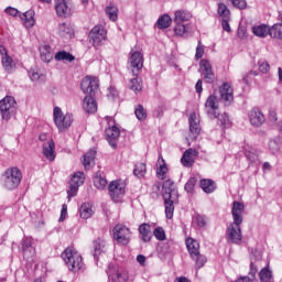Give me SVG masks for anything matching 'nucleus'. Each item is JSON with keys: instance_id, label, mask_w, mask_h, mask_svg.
Masks as SVG:
<instances>
[{"instance_id": "c03bdc74", "label": "nucleus", "mask_w": 282, "mask_h": 282, "mask_svg": "<svg viewBox=\"0 0 282 282\" xmlns=\"http://www.w3.org/2000/svg\"><path fill=\"white\" fill-rule=\"evenodd\" d=\"M74 59V55L66 51H59L55 54V61H66L67 63H72Z\"/></svg>"}, {"instance_id": "6e6552de", "label": "nucleus", "mask_w": 282, "mask_h": 282, "mask_svg": "<svg viewBox=\"0 0 282 282\" xmlns=\"http://www.w3.org/2000/svg\"><path fill=\"white\" fill-rule=\"evenodd\" d=\"M108 128L106 129V140L112 149H118V139L120 138V129L116 127L113 117H106Z\"/></svg>"}, {"instance_id": "a211bd4d", "label": "nucleus", "mask_w": 282, "mask_h": 282, "mask_svg": "<svg viewBox=\"0 0 282 282\" xmlns=\"http://www.w3.org/2000/svg\"><path fill=\"white\" fill-rule=\"evenodd\" d=\"M219 94H220V101L224 102L226 107H228V105H230L232 100H235L232 87L228 83H224L219 87Z\"/></svg>"}, {"instance_id": "13d9d810", "label": "nucleus", "mask_w": 282, "mask_h": 282, "mask_svg": "<svg viewBox=\"0 0 282 282\" xmlns=\"http://www.w3.org/2000/svg\"><path fill=\"white\" fill-rule=\"evenodd\" d=\"M258 67L262 74H268L270 72V64L265 59H260L258 62Z\"/></svg>"}, {"instance_id": "412c9836", "label": "nucleus", "mask_w": 282, "mask_h": 282, "mask_svg": "<svg viewBox=\"0 0 282 282\" xmlns=\"http://www.w3.org/2000/svg\"><path fill=\"white\" fill-rule=\"evenodd\" d=\"M80 87L84 94H90L91 96V94H94L96 89H98V78L86 76L85 78H83Z\"/></svg>"}, {"instance_id": "a18cd8bd", "label": "nucleus", "mask_w": 282, "mask_h": 282, "mask_svg": "<svg viewBox=\"0 0 282 282\" xmlns=\"http://www.w3.org/2000/svg\"><path fill=\"white\" fill-rule=\"evenodd\" d=\"M134 116L140 122H144L147 120V109H144V106L138 105L134 109Z\"/></svg>"}, {"instance_id": "72a5a7b5", "label": "nucleus", "mask_w": 282, "mask_h": 282, "mask_svg": "<svg viewBox=\"0 0 282 282\" xmlns=\"http://www.w3.org/2000/svg\"><path fill=\"white\" fill-rule=\"evenodd\" d=\"M268 147H269L270 153H273V155L279 153V151H281V147H282L281 137H275L273 139H270Z\"/></svg>"}, {"instance_id": "cd10ccee", "label": "nucleus", "mask_w": 282, "mask_h": 282, "mask_svg": "<svg viewBox=\"0 0 282 282\" xmlns=\"http://www.w3.org/2000/svg\"><path fill=\"white\" fill-rule=\"evenodd\" d=\"M174 14V23H188L193 19V14L187 10H177Z\"/></svg>"}, {"instance_id": "2f4dec72", "label": "nucleus", "mask_w": 282, "mask_h": 282, "mask_svg": "<svg viewBox=\"0 0 282 282\" xmlns=\"http://www.w3.org/2000/svg\"><path fill=\"white\" fill-rule=\"evenodd\" d=\"M79 217L82 219H90V217H94V206L89 203L82 204L79 208Z\"/></svg>"}, {"instance_id": "58836bf2", "label": "nucleus", "mask_w": 282, "mask_h": 282, "mask_svg": "<svg viewBox=\"0 0 282 282\" xmlns=\"http://www.w3.org/2000/svg\"><path fill=\"white\" fill-rule=\"evenodd\" d=\"M200 188L207 194L215 193V182L213 180L204 178L200 181Z\"/></svg>"}, {"instance_id": "338daca9", "label": "nucleus", "mask_w": 282, "mask_h": 282, "mask_svg": "<svg viewBox=\"0 0 282 282\" xmlns=\"http://www.w3.org/2000/svg\"><path fill=\"white\" fill-rule=\"evenodd\" d=\"M108 98H111V100H115V98H118V89L110 87L108 89Z\"/></svg>"}, {"instance_id": "aec40b11", "label": "nucleus", "mask_w": 282, "mask_h": 282, "mask_svg": "<svg viewBox=\"0 0 282 282\" xmlns=\"http://www.w3.org/2000/svg\"><path fill=\"white\" fill-rule=\"evenodd\" d=\"M243 210H246V205H243V203L237 200L232 203V224H243Z\"/></svg>"}, {"instance_id": "4be33fe9", "label": "nucleus", "mask_w": 282, "mask_h": 282, "mask_svg": "<svg viewBox=\"0 0 282 282\" xmlns=\"http://www.w3.org/2000/svg\"><path fill=\"white\" fill-rule=\"evenodd\" d=\"M197 155H199V152H197V150H186L181 159V164H183V166H187V169L193 166V164H195V158H197Z\"/></svg>"}, {"instance_id": "c85d7f7f", "label": "nucleus", "mask_w": 282, "mask_h": 282, "mask_svg": "<svg viewBox=\"0 0 282 282\" xmlns=\"http://www.w3.org/2000/svg\"><path fill=\"white\" fill-rule=\"evenodd\" d=\"M20 19L23 22V25L25 28H34V23H36V20H34V11L29 10L22 14H20Z\"/></svg>"}, {"instance_id": "a878e982", "label": "nucleus", "mask_w": 282, "mask_h": 282, "mask_svg": "<svg viewBox=\"0 0 282 282\" xmlns=\"http://www.w3.org/2000/svg\"><path fill=\"white\" fill-rule=\"evenodd\" d=\"M166 173H169L166 161H164V158L160 154L156 162V177H159V180H164L166 177Z\"/></svg>"}, {"instance_id": "69168bd1", "label": "nucleus", "mask_w": 282, "mask_h": 282, "mask_svg": "<svg viewBox=\"0 0 282 282\" xmlns=\"http://www.w3.org/2000/svg\"><path fill=\"white\" fill-rule=\"evenodd\" d=\"M257 272H259V269L257 268V265L254 264V262H251L249 275H250L252 279H254V278L257 276Z\"/></svg>"}, {"instance_id": "5701e85b", "label": "nucleus", "mask_w": 282, "mask_h": 282, "mask_svg": "<svg viewBox=\"0 0 282 282\" xmlns=\"http://www.w3.org/2000/svg\"><path fill=\"white\" fill-rule=\"evenodd\" d=\"M189 132L193 134V138H197L198 133H200L202 128L199 127V117L197 113L193 112L189 115Z\"/></svg>"}, {"instance_id": "8fccbe9b", "label": "nucleus", "mask_w": 282, "mask_h": 282, "mask_svg": "<svg viewBox=\"0 0 282 282\" xmlns=\"http://www.w3.org/2000/svg\"><path fill=\"white\" fill-rule=\"evenodd\" d=\"M192 224L194 228H204V226H206V218L197 214L193 217Z\"/></svg>"}, {"instance_id": "49530a36", "label": "nucleus", "mask_w": 282, "mask_h": 282, "mask_svg": "<svg viewBox=\"0 0 282 282\" xmlns=\"http://www.w3.org/2000/svg\"><path fill=\"white\" fill-rule=\"evenodd\" d=\"M133 175H135V177H144V175H147V165L144 163H137L134 165Z\"/></svg>"}, {"instance_id": "f704fd0d", "label": "nucleus", "mask_w": 282, "mask_h": 282, "mask_svg": "<svg viewBox=\"0 0 282 282\" xmlns=\"http://www.w3.org/2000/svg\"><path fill=\"white\" fill-rule=\"evenodd\" d=\"M139 232L141 235V239L142 241H144L145 243L151 241V226L149 224H142L139 227Z\"/></svg>"}, {"instance_id": "6ab92c4d", "label": "nucleus", "mask_w": 282, "mask_h": 282, "mask_svg": "<svg viewBox=\"0 0 282 282\" xmlns=\"http://www.w3.org/2000/svg\"><path fill=\"white\" fill-rule=\"evenodd\" d=\"M55 34H57V36L61 39H65L66 41L74 39V28L67 22H62L55 29Z\"/></svg>"}, {"instance_id": "bf43d9fd", "label": "nucleus", "mask_w": 282, "mask_h": 282, "mask_svg": "<svg viewBox=\"0 0 282 282\" xmlns=\"http://www.w3.org/2000/svg\"><path fill=\"white\" fill-rule=\"evenodd\" d=\"M276 120H278V118H276V111L270 110V111H269V122H270L271 124H273V127H275V128H276V124L279 123V122H276Z\"/></svg>"}, {"instance_id": "c9c22d12", "label": "nucleus", "mask_w": 282, "mask_h": 282, "mask_svg": "<svg viewBox=\"0 0 282 282\" xmlns=\"http://www.w3.org/2000/svg\"><path fill=\"white\" fill-rule=\"evenodd\" d=\"M105 12L110 21H118V7L116 4H108L105 9Z\"/></svg>"}, {"instance_id": "a19ab883", "label": "nucleus", "mask_w": 282, "mask_h": 282, "mask_svg": "<svg viewBox=\"0 0 282 282\" xmlns=\"http://www.w3.org/2000/svg\"><path fill=\"white\" fill-rule=\"evenodd\" d=\"M172 21L173 20L171 19V15H169V14L162 15L158 20V29L159 30H166V28H171Z\"/></svg>"}, {"instance_id": "052dcab7", "label": "nucleus", "mask_w": 282, "mask_h": 282, "mask_svg": "<svg viewBox=\"0 0 282 282\" xmlns=\"http://www.w3.org/2000/svg\"><path fill=\"white\" fill-rule=\"evenodd\" d=\"M232 6L235 8H238L239 10H243L246 8L247 3L246 0H230Z\"/></svg>"}, {"instance_id": "1a4fd4ad", "label": "nucleus", "mask_w": 282, "mask_h": 282, "mask_svg": "<svg viewBox=\"0 0 282 282\" xmlns=\"http://www.w3.org/2000/svg\"><path fill=\"white\" fill-rule=\"evenodd\" d=\"M0 113L2 120H6V122L17 113V101L14 100V97L7 96L0 100Z\"/></svg>"}, {"instance_id": "f8f14e48", "label": "nucleus", "mask_w": 282, "mask_h": 282, "mask_svg": "<svg viewBox=\"0 0 282 282\" xmlns=\"http://www.w3.org/2000/svg\"><path fill=\"white\" fill-rule=\"evenodd\" d=\"M83 184H85V173L76 172L70 178L69 188L67 191L68 199H70V197H76L78 188H80Z\"/></svg>"}, {"instance_id": "4d7b16f0", "label": "nucleus", "mask_w": 282, "mask_h": 282, "mask_svg": "<svg viewBox=\"0 0 282 282\" xmlns=\"http://www.w3.org/2000/svg\"><path fill=\"white\" fill-rule=\"evenodd\" d=\"M195 184H197V178L191 177L185 184L186 193H193V191L195 189Z\"/></svg>"}, {"instance_id": "864d4df0", "label": "nucleus", "mask_w": 282, "mask_h": 282, "mask_svg": "<svg viewBox=\"0 0 282 282\" xmlns=\"http://www.w3.org/2000/svg\"><path fill=\"white\" fill-rule=\"evenodd\" d=\"M245 156L247 158V160H249L251 164L259 162V154H257L254 150H246Z\"/></svg>"}, {"instance_id": "7ed1b4c3", "label": "nucleus", "mask_w": 282, "mask_h": 282, "mask_svg": "<svg viewBox=\"0 0 282 282\" xmlns=\"http://www.w3.org/2000/svg\"><path fill=\"white\" fill-rule=\"evenodd\" d=\"M21 180H23V173H21L19 167L7 169L1 177L2 186L7 191H17L21 184Z\"/></svg>"}, {"instance_id": "ea45409f", "label": "nucleus", "mask_w": 282, "mask_h": 282, "mask_svg": "<svg viewBox=\"0 0 282 282\" xmlns=\"http://www.w3.org/2000/svg\"><path fill=\"white\" fill-rule=\"evenodd\" d=\"M96 160V150H89L85 155L83 160V165L85 169H89L91 164H94V161Z\"/></svg>"}, {"instance_id": "79ce46f5", "label": "nucleus", "mask_w": 282, "mask_h": 282, "mask_svg": "<svg viewBox=\"0 0 282 282\" xmlns=\"http://www.w3.org/2000/svg\"><path fill=\"white\" fill-rule=\"evenodd\" d=\"M1 63L3 69H6L8 73L14 69V59H12L10 55H4L3 57H1Z\"/></svg>"}, {"instance_id": "0e129e2a", "label": "nucleus", "mask_w": 282, "mask_h": 282, "mask_svg": "<svg viewBox=\"0 0 282 282\" xmlns=\"http://www.w3.org/2000/svg\"><path fill=\"white\" fill-rule=\"evenodd\" d=\"M196 58L199 59L204 56V46H202V43L199 42L197 47H196Z\"/></svg>"}, {"instance_id": "603ef678", "label": "nucleus", "mask_w": 282, "mask_h": 282, "mask_svg": "<svg viewBox=\"0 0 282 282\" xmlns=\"http://www.w3.org/2000/svg\"><path fill=\"white\" fill-rule=\"evenodd\" d=\"M29 76L33 83H41L43 80V74L36 69H30Z\"/></svg>"}, {"instance_id": "09e8293b", "label": "nucleus", "mask_w": 282, "mask_h": 282, "mask_svg": "<svg viewBox=\"0 0 282 282\" xmlns=\"http://www.w3.org/2000/svg\"><path fill=\"white\" fill-rule=\"evenodd\" d=\"M22 252L25 256H28V252H30V254H34V248H32V241L28 238H24L22 240Z\"/></svg>"}, {"instance_id": "423d86ee", "label": "nucleus", "mask_w": 282, "mask_h": 282, "mask_svg": "<svg viewBox=\"0 0 282 282\" xmlns=\"http://www.w3.org/2000/svg\"><path fill=\"white\" fill-rule=\"evenodd\" d=\"M108 193L115 204H120V202L124 199V195L127 193V184L120 180L112 181L108 185Z\"/></svg>"}, {"instance_id": "2eb2a0df", "label": "nucleus", "mask_w": 282, "mask_h": 282, "mask_svg": "<svg viewBox=\"0 0 282 282\" xmlns=\"http://www.w3.org/2000/svg\"><path fill=\"white\" fill-rule=\"evenodd\" d=\"M200 74L205 80L209 85L215 83V73L213 72V64L208 59H202L199 62Z\"/></svg>"}, {"instance_id": "9b49d317", "label": "nucleus", "mask_w": 282, "mask_h": 282, "mask_svg": "<svg viewBox=\"0 0 282 282\" xmlns=\"http://www.w3.org/2000/svg\"><path fill=\"white\" fill-rule=\"evenodd\" d=\"M112 232L113 239L121 246H127L131 241V229L124 225H116Z\"/></svg>"}, {"instance_id": "de8ad7c7", "label": "nucleus", "mask_w": 282, "mask_h": 282, "mask_svg": "<svg viewBox=\"0 0 282 282\" xmlns=\"http://www.w3.org/2000/svg\"><path fill=\"white\" fill-rule=\"evenodd\" d=\"M94 257H100L102 254V248H105V241L101 239L94 240Z\"/></svg>"}, {"instance_id": "37998d69", "label": "nucleus", "mask_w": 282, "mask_h": 282, "mask_svg": "<svg viewBox=\"0 0 282 282\" xmlns=\"http://www.w3.org/2000/svg\"><path fill=\"white\" fill-rule=\"evenodd\" d=\"M270 36L271 39H282V23L273 24L270 28Z\"/></svg>"}, {"instance_id": "ddd939ff", "label": "nucleus", "mask_w": 282, "mask_h": 282, "mask_svg": "<svg viewBox=\"0 0 282 282\" xmlns=\"http://www.w3.org/2000/svg\"><path fill=\"white\" fill-rule=\"evenodd\" d=\"M205 111L210 120L219 118V100L217 99V96L210 95L207 98L205 102Z\"/></svg>"}, {"instance_id": "e2e57ef3", "label": "nucleus", "mask_w": 282, "mask_h": 282, "mask_svg": "<svg viewBox=\"0 0 282 282\" xmlns=\"http://www.w3.org/2000/svg\"><path fill=\"white\" fill-rule=\"evenodd\" d=\"M219 119V122L223 124V127H228V115L224 113V115H218L217 117Z\"/></svg>"}, {"instance_id": "9d476101", "label": "nucleus", "mask_w": 282, "mask_h": 282, "mask_svg": "<svg viewBox=\"0 0 282 282\" xmlns=\"http://www.w3.org/2000/svg\"><path fill=\"white\" fill-rule=\"evenodd\" d=\"M128 67L132 72V76H138L144 67V55L140 51L130 52V57L128 59Z\"/></svg>"}, {"instance_id": "393cba45", "label": "nucleus", "mask_w": 282, "mask_h": 282, "mask_svg": "<svg viewBox=\"0 0 282 282\" xmlns=\"http://www.w3.org/2000/svg\"><path fill=\"white\" fill-rule=\"evenodd\" d=\"M55 145L53 140H48L46 143L43 144V154L48 160V162H54L56 160L55 154Z\"/></svg>"}, {"instance_id": "f3484780", "label": "nucleus", "mask_w": 282, "mask_h": 282, "mask_svg": "<svg viewBox=\"0 0 282 282\" xmlns=\"http://www.w3.org/2000/svg\"><path fill=\"white\" fill-rule=\"evenodd\" d=\"M248 118L251 127H256L257 129L263 127L265 122V115L259 108H252L248 113Z\"/></svg>"}, {"instance_id": "dca6fc26", "label": "nucleus", "mask_w": 282, "mask_h": 282, "mask_svg": "<svg viewBox=\"0 0 282 282\" xmlns=\"http://www.w3.org/2000/svg\"><path fill=\"white\" fill-rule=\"evenodd\" d=\"M227 239L230 243H241V224L231 223L227 228Z\"/></svg>"}, {"instance_id": "3c124183", "label": "nucleus", "mask_w": 282, "mask_h": 282, "mask_svg": "<svg viewBox=\"0 0 282 282\" xmlns=\"http://www.w3.org/2000/svg\"><path fill=\"white\" fill-rule=\"evenodd\" d=\"M218 14L221 19H230V10L224 3L218 4Z\"/></svg>"}, {"instance_id": "0eeeda50", "label": "nucleus", "mask_w": 282, "mask_h": 282, "mask_svg": "<svg viewBox=\"0 0 282 282\" xmlns=\"http://www.w3.org/2000/svg\"><path fill=\"white\" fill-rule=\"evenodd\" d=\"M54 123L57 127L58 131H65L72 127L74 122V117L72 113H63V110L58 107H55L53 110Z\"/></svg>"}, {"instance_id": "680f3d73", "label": "nucleus", "mask_w": 282, "mask_h": 282, "mask_svg": "<svg viewBox=\"0 0 282 282\" xmlns=\"http://www.w3.org/2000/svg\"><path fill=\"white\" fill-rule=\"evenodd\" d=\"M4 12L10 17H19V11L17 10V8L8 7L4 9Z\"/></svg>"}, {"instance_id": "f03ea898", "label": "nucleus", "mask_w": 282, "mask_h": 282, "mask_svg": "<svg viewBox=\"0 0 282 282\" xmlns=\"http://www.w3.org/2000/svg\"><path fill=\"white\" fill-rule=\"evenodd\" d=\"M62 259L70 272H83L86 269L83 256L74 247L66 248L62 253Z\"/></svg>"}, {"instance_id": "c756f323", "label": "nucleus", "mask_w": 282, "mask_h": 282, "mask_svg": "<svg viewBox=\"0 0 282 282\" xmlns=\"http://www.w3.org/2000/svg\"><path fill=\"white\" fill-rule=\"evenodd\" d=\"M252 33L259 39H265V36H270V26L265 24L254 25L252 28Z\"/></svg>"}, {"instance_id": "5fc2aeb1", "label": "nucleus", "mask_w": 282, "mask_h": 282, "mask_svg": "<svg viewBox=\"0 0 282 282\" xmlns=\"http://www.w3.org/2000/svg\"><path fill=\"white\" fill-rule=\"evenodd\" d=\"M259 74L254 70L249 72L247 75L242 77V80L245 85H251L252 80H254V77L258 76Z\"/></svg>"}, {"instance_id": "4c0bfd02", "label": "nucleus", "mask_w": 282, "mask_h": 282, "mask_svg": "<svg viewBox=\"0 0 282 282\" xmlns=\"http://www.w3.org/2000/svg\"><path fill=\"white\" fill-rule=\"evenodd\" d=\"M260 282H273L274 278L272 276V270L269 267H264L260 273Z\"/></svg>"}, {"instance_id": "f257e3e1", "label": "nucleus", "mask_w": 282, "mask_h": 282, "mask_svg": "<svg viewBox=\"0 0 282 282\" xmlns=\"http://www.w3.org/2000/svg\"><path fill=\"white\" fill-rule=\"evenodd\" d=\"M163 199L165 206V217L166 219H173L175 204H177L180 199V194L177 193L175 182L167 180L163 183Z\"/></svg>"}, {"instance_id": "774afa93", "label": "nucleus", "mask_w": 282, "mask_h": 282, "mask_svg": "<svg viewBox=\"0 0 282 282\" xmlns=\"http://www.w3.org/2000/svg\"><path fill=\"white\" fill-rule=\"evenodd\" d=\"M64 219H67V206L65 204L62 206L58 221H63Z\"/></svg>"}, {"instance_id": "e433bc0d", "label": "nucleus", "mask_w": 282, "mask_h": 282, "mask_svg": "<svg viewBox=\"0 0 282 282\" xmlns=\"http://www.w3.org/2000/svg\"><path fill=\"white\" fill-rule=\"evenodd\" d=\"M130 79L129 88L134 91V94H140L142 91V80L138 78V75Z\"/></svg>"}, {"instance_id": "20e7f679", "label": "nucleus", "mask_w": 282, "mask_h": 282, "mask_svg": "<svg viewBox=\"0 0 282 282\" xmlns=\"http://www.w3.org/2000/svg\"><path fill=\"white\" fill-rule=\"evenodd\" d=\"M185 245L189 257L193 259V261H195L196 270L204 268L208 260L206 259V256L199 252V242L193 238H186Z\"/></svg>"}, {"instance_id": "4468645a", "label": "nucleus", "mask_w": 282, "mask_h": 282, "mask_svg": "<svg viewBox=\"0 0 282 282\" xmlns=\"http://www.w3.org/2000/svg\"><path fill=\"white\" fill-rule=\"evenodd\" d=\"M55 12L59 19H67L72 17V1L69 0H55Z\"/></svg>"}, {"instance_id": "7c9ffc66", "label": "nucleus", "mask_w": 282, "mask_h": 282, "mask_svg": "<svg viewBox=\"0 0 282 282\" xmlns=\"http://www.w3.org/2000/svg\"><path fill=\"white\" fill-rule=\"evenodd\" d=\"M93 182H94V186L99 191H105V188H107V185L109 184L107 182V178L102 176L100 172L95 173Z\"/></svg>"}, {"instance_id": "6e6d98bb", "label": "nucleus", "mask_w": 282, "mask_h": 282, "mask_svg": "<svg viewBox=\"0 0 282 282\" xmlns=\"http://www.w3.org/2000/svg\"><path fill=\"white\" fill-rule=\"evenodd\" d=\"M153 235L159 241H164V239H166V234L164 232V229L162 227L155 228Z\"/></svg>"}, {"instance_id": "bb28decb", "label": "nucleus", "mask_w": 282, "mask_h": 282, "mask_svg": "<svg viewBox=\"0 0 282 282\" xmlns=\"http://www.w3.org/2000/svg\"><path fill=\"white\" fill-rule=\"evenodd\" d=\"M193 29L191 28L189 23H182V22H175L174 32L176 36H188Z\"/></svg>"}, {"instance_id": "39448f33", "label": "nucleus", "mask_w": 282, "mask_h": 282, "mask_svg": "<svg viewBox=\"0 0 282 282\" xmlns=\"http://www.w3.org/2000/svg\"><path fill=\"white\" fill-rule=\"evenodd\" d=\"M88 39L95 50H98V47H102V45L107 43V29H105L102 24L95 25L90 30Z\"/></svg>"}, {"instance_id": "473e14b6", "label": "nucleus", "mask_w": 282, "mask_h": 282, "mask_svg": "<svg viewBox=\"0 0 282 282\" xmlns=\"http://www.w3.org/2000/svg\"><path fill=\"white\" fill-rule=\"evenodd\" d=\"M40 56L44 63H50L52 58H54V55L52 54V46L47 44L40 46Z\"/></svg>"}, {"instance_id": "b1692460", "label": "nucleus", "mask_w": 282, "mask_h": 282, "mask_svg": "<svg viewBox=\"0 0 282 282\" xmlns=\"http://www.w3.org/2000/svg\"><path fill=\"white\" fill-rule=\"evenodd\" d=\"M83 109L86 113H96L98 111V104L94 97L87 95L83 101Z\"/></svg>"}]
</instances>
